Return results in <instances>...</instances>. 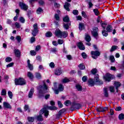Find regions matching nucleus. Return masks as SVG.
Returning <instances> with one entry per match:
<instances>
[{"label":"nucleus","mask_w":124,"mask_h":124,"mask_svg":"<svg viewBox=\"0 0 124 124\" xmlns=\"http://www.w3.org/2000/svg\"><path fill=\"white\" fill-rule=\"evenodd\" d=\"M37 90L38 92V97L39 98H42L44 97V93H48V87L46 83H44L43 85H40L37 87Z\"/></svg>","instance_id":"f257e3e1"},{"label":"nucleus","mask_w":124,"mask_h":124,"mask_svg":"<svg viewBox=\"0 0 124 124\" xmlns=\"http://www.w3.org/2000/svg\"><path fill=\"white\" fill-rule=\"evenodd\" d=\"M43 114H45V117L47 118L49 116V111L47 110V108H42L39 112V115L37 116L36 119L39 122H43V118L42 117Z\"/></svg>","instance_id":"f03ea898"},{"label":"nucleus","mask_w":124,"mask_h":124,"mask_svg":"<svg viewBox=\"0 0 124 124\" xmlns=\"http://www.w3.org/2000/svg\"><path fill=\"white\" fill-rule=\"evenodd\" d=\"M15 83L16 86H24V85H26V80L22 78H15Z\"/></svg>","instance_id":"7ed1b4c3"},{"label":"nucleus","mask_w":124,"mask_h":124,"mask_svg":"<svg viewBox=\"0 0 124 124\" xmlns=\"http://www.w3.org/2000/svg\"><path fill=\"white\" fill-rule=\"evenodd\" d=\"M114 76L109 73H107L106 75L104 76V79L107 82H111V80L114 79Z\"/></svg>","instance_id":"20e7f679"},{"label":"nucleus","mask_w":124,"mask_h":124,"mask_svg":"<svg viewBox=\"0 0 124 124\" xmlns=\"http://www.w3.org/2000/svg\"><path fill=\"white\" fill-rule=\"evenodd\" d=\"M33 30H32L31 34L33 36H36V34L38 33V27H37V23H35L33 25Z\"/></svg>","instance_id":"39448f33"},{"label":"nucleus","mask_w":124,"mask_h":124,"mask_svg":"<svg viewBox=\"0 0 124 124\" xmlns=\"http://www.w3.org/2000/svg\"><path fill=\"white\" fill-rule=\"evenodd\" d=\"M93 31H91L92 35L95 38H97V37H98V28L94 27L93 28Z\"/></svg>","instance_id":"423d86ee"},{"label":"nucleus","mask_w":124,"mask_h":124,"mask_svg":"<svg viewBox=\"0 0 124 124\" xmlns=\"http://www.w3.org/2000/svg\"><path fill=\"white\" fill-rule=\"evenodd\" d=\"M91 55L93 59H97L100 56V52L98 50L91 51Z\"/></svg>","instance_id":"0eeeda50"},{"label":"nucleus","mask_w":124,"mask_h":124,"mask_svg":"<svg viewBox=\"0 0 124 124\" xmlns=\"http://www.w3.org/2000/svg\"><path fill=\"white\" fill-rule=\"evenodd\" d=\"M81 107V105L79 104H76L75 102L72 104V106L70 108V110L72 111H74L76 109H79Z\"/></svg>","instance_id":"6e6552de"},{"label":"nucleus","mask_w":124,"mask_h":124,"mask_svg":"<svg viewBox=\"0 0 124 124\" xmlns=\"http://www.w3.org/2000/svg\"><path fill=\"white\" fill-rule=\"evenodd\" d=\"M85 38L86 41H87V42H88V43H86V45H88V46H91V43H90V41H91L92 40L91 36H90V35H89V34L85 33Z\"/></svg>","instance_id":"1a4fd4ad"},{"label":"nucleus","mask_w":124,"mask_h":124,"mask_svg":"<svg viewBox=\"0 0 124 124\" xmlns=\"http://www.w3.org/2000/svg\"><path fill=\"white\" fill-rule=\"evenodd\" d=\"M3 107L5 109H9L10 110L12 109L11 105H10V104L7 102H3Z\"/></svg>","instance_id":"9d476101"},{"label":"nucleus","mask_w":124,"mask_h":124,"mask_svg":"<svg viewBox=\"0 0 124 124\" xmlns=\"http://www.w3.org/2000/svg\"><path fill=\"white\" fill-rule=\"evenodd\" d=\"M19 6L21 7V9L25 11H27L28 8H29V6L27 5V4L21 2L19 3Z\"/></svg>","instance_id":"9b49d317"},{"label":"nucleus","mask_w":124,"mask_h":124,"mask_svg":"<svg viewBox=\"0 0 124 124\" xmlns=\"http://www.w3.org/2000/svg\"><path fill=\"white\" fill-rule=\"evenodd\" d=\"M65 111H66V109L65 108H62L61 110H60L59 111L58 114L56 115V118L57 119H60V118H61V116H62V114H63V113H64Z\"/></svg>","instance_id":"f8f14e48"},{"label":"nucleus","mask_w":124,"mask_h":124,"mask_svg":"<svg viewBox=\"0 0 124 124\" xmlns=\"http://www.w3.org/2000/svg\"><path fill=\"white\" fill-rule=\"evenodd\" d=\"M77 46L79 49V50H85V46L81 42H78L77 44Z\"/></svg>","instance_id":"ddd939ff"},{"label":"nucleus","mask_w":124,"mask_h":124,"mask_svg":"<svg viewBox=\"0 0 124 124\" xmlns=\"http://www.w3.org/2000/svg\"><path fill=\"white\" fill-rule=\"evenodd\" d=\"M34 93V88H31L28 94L29 98H32V95H33Z\"/></svg>","instance_id":"4468645a"},{"label":"nucleus","mask_w":124,"mask_h":124,"mask_svg":"<svg viewBox=\"0 0 124 124\" xmlns=\"http://www.w3.org/2000/svg\"><path fill=\"white\" fill-rule=\"evenodd\" d=\"M55 34L57 37L61 38L62 35V31L59 29H57L55 31Z\"/></svg>","instance_id":"2eb2a0df"},{"label":"nucleus","mask_w":124,"mask_h":124,"mask_svg":"<svg viewBox=\"0 0 124 124\" xmlns=\"http://www.w3.org/2000/svg\"><path fill=\"white\" fill-rule=\"evenodd\" d=\"M14 53L17 58H20L21 57V52H20L19 49H15Z\"/></svg>","instance_id":"dca6fc26"},{"label":"nucleus","mask_w":124,"mask_h":124,"mask_svg":"<svg viewBox=\"0 0 124 124\" xmlns=\"http://www.w3.org/2000/svg\"><path fill=\"white\" fill-rule=\"evenodd\" d=\"M71 5H70V3L67 2H65V4L64 5H63L64 6V8L67 10V11H69L70 10H69V6H70Z\"/></svg>","instance_id":"f3484780"},{"label":"nucleus","mask_w":124,"mask_h":124,"mask_svg":"<svg viewBox=\"0 0 124 124\" xmlns=\"http://www.w3.org/2000/svg\"><path fill=\"white\" fill-rule=\"evenodd\" d=\"M104 95L105 97H108L109 94L108 93V89L107 88H104L103 89Z\"/></svg>","instance_id":"a211bd4d"},{"label":"nucleus","mask_w":124,"mask_h":124,"mask_svg":"<svg viewBox=\"0 0 124 124\" xmlns=\"http://www.w3.org/2000/svg\"><path fill=\"white\" fill-rule=\"evenodd\" d=\"M68 35V33H67V31H64L61 32V37L60 38H62V37H63V38H65V37H67Z\"/></svg>","instance_id":"6ab92c4d"},{"label":"nucleus","mask_w":124,"mask_h":124,"mask_svg":"<svg viewBox=\"0 0 124 124\" xmlns=\"http://www.w3.org/2000/svg\"><path fill=\"white\" fill-rule=\"evenodd\" d=\"M27 64L30 70H33V67L31 64V61L30 60H28L27 61Z\"/></svg>","instance_id":"aec40b11"},{"label":"nucleus","mask_w":124,"mask_h":124,"mask_svg":"<svg viewBox=\"0 0 124 124\" xmlns=\"http://www.w3.org/2000/svg\"><path fill=\"white\" fill-rule=\"evenodd\" d=\"M114 85L115 87V89L116 90V92L118 93V89L121 87V83L119 82H114Z\"/></svg>","instance_id":"412c9836"},{"label":"nucleus","mask_w":124,"mask_h":124,"mask_svg":"<svg viewBox=\"0 0 124 124\" xmlns=\"http://www.w3.org/2000/svg\"><path fill=\"white\" fill-rule=\"evenodd\" d=\"M55 74L58 76L61 75V74H62V69L59 68L56 69L55 71Z\"/></svg>","instance_id":"4be33fe9"},{"label":"nucleus","mask_w":124,"mask_h":124,"mask_svg":"<svg viewBox=\"0 0 124 124\" xmlns=\"http://www.w3.org/2000/svg\"><path fill=\"white\" fill-rule=\"evenodd\" d=\"M78 29H79V31H83V30H84V29H85V24H84L82 23H79Z\"/></svg>","instance_id":"5701e85b"},{"label":"nucleus","mask_w":124,"mask_h":124,"mask_svg":"<svg viewBox=\"0 0 124 124\" xmlns=\"http://www.w3.org/2000/svg\"><path fill=\"white\" fill-rule=\"evenodd\" d=\"M71 26V23H66V24H65V23H63V28L65 30H68V29H69V26Z\"/></svg>","instance_id":"b1692460"},{"label":"nucleus","mask_w":124,"mask_h":124,"mask_svg":"<svg viewBox=\"0 0 124 124\" xmlns=\"http://www.w3.org/2000/svg\"><path fill=\"white\" fill-rule=\"evenodd\" d=\"M112 30H113V28H112V26L110 25H108L107 26L106 30H107V31H108V32H111Z\"/></svg>","instance_id":"393cba45"},{"label":"nucleus","mask_w":124,"mask_h":124,"mask_svg":"<svg viewBox=\"0 0 124 124\" xmlns=\"http://www.w3.org/2000/svg\"><path fill=\"white\" fill-rule=\"evenodd\" d=\"M88 84L90 86H91V87L94 86V80L93 79H89L88 81Z\"/></svg>","instance_id":"a878e982"},{"label":"nucleus","mask_w":124,"mask_h":124,"mask_svg":"<svg viewBox=\"0 0 124 124\" xmlns=\"http://www.w3.org/2000/svg\"><path fill=\"white\" fill-rule=\"evenodd\" d=\"M118 49V46H111V48L110 49V52L112 53V52H114V51H116Z\"/></svg>","instance_id":"bb28decb"},{"label":"nucleus","mask_w":124,"mask_h":124,"mask_svg":"<svg viewBox=\"0 0 124 124\" xmlns=\"http://www.w3.org/2000/svg\"><path fill=\"white\" fill-rule=\"evenodd\" d=\"M27 76L29 78H30L31 80L33 79V74L31 72H28L27 73Z\"/></svg>","instance_id":"cd10ccee"},{"label":"nucleus","mask_w":124,"mask_h":124,"mask_svg":"<svg viewBox=\"0 0 124 124\" xmlns=\"http://www.w3.org/2000/svg\"><path fill=\"white\" fill-rule=\"evenodd\" d=\"M102 34L103 35V36H105V37H106L107 36H108V31L104 29L102 31Z\"/></svg>","instance_id":"c85d7f7f"},{"label":"nucleus","mask_w":124,"mask_h":124,"mask_svg":"<svg viewBox=\"0 0 124 124\" xmlns=\"http://www.w3.org/2000/svg\"><path fill=\"white\" fill-rule=\"evenodd\" d=\"M63 85H62V84H60L58 86V91H59V92H62V91H63Z\"/></svg>","instance_id":"c756f323"},{"label":"nucleus","mask_w":124,"mask_h":124,"mask_svg":"<svg viewBox=\"0 0 124 124\" xmlns=\"http://www.w3.org/2000/svg\"><path fill=\"white\" fill-rule=\"evenodd\" d=\"M27 120L29 123H33L34 122V118L32 117H28Z\"/></svg>","instance_id":"7c9ffc66"},{"label":"nucleus","mask_w":124,"mask_h":124,"mask_svg":"<svg viewBox=\"0 0 124 124\" xmlns=\"http://www.w3.org/2000/svg\"><path fill=\"white\" fill-rule=\"evenodd\" d=\"M91 73L93 75H96V74L97 73V69H96V68H93L91 70Z\"/></svg>","instance_id":"2f4dec72"},{"label":"nucleus","mask_w":124,"mask_h":124,"mask_svg":"<svg viewBox=\"0 0 124 124\" xmlns=\"http://www.w3.org/2000/svg\"><path fill=\"white\" fill-rule=\"evenodd\" d=\"M91 0H87V2L89 5V8H92V7H93V4Z\"/></svg>","instance_id":"473e14b6"},{"label":"nucleus","mask_w":124,"mask_h":124,"mask_svg":"<svg viewBox=\"0 0 124 124\" xmlns=\"http://www.w3.org/2000/svg\"><path fill=\"white\" fill-rule=\"evenodd\" d=\"M101 25L103 29H104V30H105L106 26H107V23H106L105 22H102V21H101Z\"/></svg>","instance_id":"72a5a7b5"},{"label":"nucleus","mask_w":124,"mask_h":124,"mask_svg":"<svg viewBox=\"0 0 124 124\" xmlns=\"http://www.w3.org/2000/svg\"><path fill=\"white\" fill-rule=\"evenodd\" d=\"M8 95L9 96V97L11 99H12L13 97V93H12V92L10 91H9L8 92Z\"/></svg>","instance_id":"f704fd0d"},{"label":"nucleus","mask_w":124,"mask_h":124,"mask_svg":"<svg viewBox=\"0 0 124 124\" xmlns=\"http://www.w3.org/2000/svg\"><path fill=\"white\" fill-rule=\"evenodd\" d=\"M63 21L66 23H68L69 22V17L67 16L64 17L63 18Z\"/></svg>","instance_id":"c9c22d12"},{"label":"nucleus","mask_w":124,"mask_h":124,"mask_svg":"<svg viewBox=\"0 0 124 124\" xmlns=\"http://www.w3.org/2000/svg\"><path fill=\"white\" fill-rule=\"evenodd\" d=\"M118 118L120 121H122V120L124 119V114L123 113L120 114Z\"/></svg>","instance_id":"e433bc0d"},{"label":"nucleus","mask_w":124,"mask_h":124,"mask_svg":"<svg viewBox=\"0 0 124 124\" xmlns=\"http://www.w3.org/2000/svg\"><path fill=\"white\" fill-rule=\"evenodd\" d=\"M93 11L96 16H98V15H99V12L97 9H93Z\"/></svg>","instance_id":"4c0bfd02"},{"label":"nucleus","mask_w":124,"mask_h":124,"mask_svg":"<svg viewBox=\"0 0 124 124\" xmlns=\"http://www.w3.org/2000/svg\"><path fill=\"white\" fill-rule=\"evenodd\" d=\"M52 35H53V33L50 31H48L46 33V37H51Z\"/></svg>","instance_id":"58836bf2"},{"label":"nucleus","mask_w":124,"mask_h":124,"mask_svg":"<svg viewBox=\"0 0 124 124\" xmlns=\"http://www.w3.org/2000/svg\"><path fill=\"white\" fill-rule=\"evenodd\" d=\"M35 75L37 79H41V75L40 74V73H35Z\"/></svg>","instance_id":"ea45409f"},{"label":"nucleus","mask_w":124,"mask_h":124,"mask_svg":"<svg viewBox=\"0 0 124 124\" xmlns=\"http://www.w3.org/2000/svg\"><path fill=\"white\" fill-rule=\"evenodd\" d=\"M64 105L65 106H69L70 104H71V102L70 100H66L64 103Z\"/></svg>","instance_id":"a19ab883"},{"label":"nucleus","mask_w":124,"mask_h":124,"mask_svg":"<svg viewBox=\"0 0 124 124\" xmlns=\"http://www.w3.org/2000/svg\"><path fill=\"white\" fill-rule=\"evenodd\" d=\"M94 80L95 82H96L97 81H98V80H99V75H98V74L95 75Z\"/></svg>","instance_id":"79ce46f5"},{"label":"nucleus","mask_w":124,"mask_h":124,"mask_svg":"<svg viewBox=\"0 0 124 124\" xmlns=\"http://www.w3.org/2000/svg\"><path fill=\"white\" fill-rule=\"evenodd\" d=\"M76 88H77V89L78 90V91H79V92H81V91H82V86H81V85H80L79 84H77L76 85Z\"/></svg>","instance_id":"37998d69"},{"label":"nucleus","mask_w":124,"mask_h":124,"mask_svg":"<svg viewBox=\"0 0 124 124\" xmlns=\"http://www.w3.org/2000/svg\"><path fill=\"white\" fill-rule=\"evenodd\" d=\"M24 110L25 111H28V112H30V108L29 107V105H25L24 106Z\"/></svg>","instance_id":"c03bdc74"},{"label":"nucleus","mask_w":124,"mask_h":124,"mask_svg":"<svg viewBox=\"0 0 124 124\" xmlns=\"http://www.w3.org/2000/svg\"><path fill=\"white\" fill-rule=\"evenodd\" d=\"M15 27L16 29H21V24L18 22H16L15 23Z\"/></svg>","instance_id":"a18cd8bd"},{"label":"nucleus","mask_w":124,"mask_h":124,"mask_svg":"<svg viewBox=\"0 0 124 124\" xmlns=\"http://www.w3.org/2000/svg\"><path fill=\"white\" fill-rule=\"evenodd\" d=\"M58 48L54 47V48H52L51 49V52L52 53H54V54H56L58 52Z\"/></svg>","instance_id":"49530a36"},{"label":"nucleus","mask_w":124,"mask_h":124,"mask_svg":"<svg viewBox=\"0 0 124 124\" xmlns=\"http://www.w3.org/2000/svg\"><path fill=\"white\" fill-rule=\"evenodd\" d=\"M96 111H97V112H103L102 110V107H97L96 108H95Z\"/></svg>","instance_id":"de8ad7c7"},{"label":"nucleus","mask_w":124,"mask_h":124,"mask_svg":"<svg viewBox=\"0 0 124 124\" xmlns=\"http://www.w3.org/2000/svg\"><path fill=\"white\" fill-rule=\"evenodd\" d=\"M96 83L97 85L100 86V85H102L103 84V81H102V80L100 79H99L98 80H97V81H96Z\"/></svg>","instance_id":"09e8293b"},{"label":"nucleus","mask_w":124,"mask_h":124,"mask_svg":"<svg viewBox=\"0 0 124 124\" xmlns=\"http://www.w3.org/2000/svg\"><path fill=\"white\" fill-rule=\"evenodd\" d=\"M36 60H37L38 62H42V58H41V56L39 55L36 56Z\"/></svg>","instance_id":"8fccbe9b"},{"label":"nucleus","mask_w":124,"mask_h":124,"mask_svg":"<svg viewBox=\"0 0 124 124\" xmlns=\"http://www.w3.org/2000/svg\"><path fill=\"white\" fill-rule=\"evenodd\" d=\"M12 61V58H11V57H7L5 59V62H9Z\"/></svg>","instance_id":"3c124183"},{"label":"nucleus","mask_w":124,"mask_h":124,"mask_svg":"<svg viewBox=\"0 0 124 124\" xmlns=\"http://www.w3.org/2000/svg\"><path fill=\"white\" fill-rule=\"evenodd\" d=\"M43 11V10L42 9V8H41V7H39V8L37 9L36 12L37 14H39L41 13V12H42Z\"/></svg>","instance_id":"603ef678"},{"label":"nucleus","mask_w":124,"mask_h":124,"mask_svg":"<svg viewBox=\"0 0 124 124\" xmlns=\"http://www.w3.org/2000/svg\"><path fill=\"white\" fill-rule=\"evenodd\" d=\"M1 95H6V90L5 89H3L1 92Z\"/></svg>","instance_id":"864d4df0"},{"label":"nucleus","mask_w":124,"mask_h":124,"mask_svg":"<svg viewBox=\"0 0 124 124\" xmlns=\"http://www.w3.org/2000/svg\"><path fill=\"white\" fill-rule=\"evenodd\" d=\"M69 79H68L67 78H63L62 80V83H68V82H69Z\"/></svg>","instance_id":"5fc2aeb1"},{"label":"nucleus","mask_w":124,"mask_h":124,"mask_svg":"<svg viewBox=\"0 0 124 124\" xmlns=\"http://www.w3.org/2000/svg\"><path fill=\"white\" fill-rule=\"evenodd\" d=\"M78 67L79 69H81V70H83V69H85V66L83 64H80L78 65Z\"/></svg>","instance_id":"6e6d98bb"},{"label":"nucleus","mask_w":124,"mask_h":124,"mask_svg":"<svg viewBox=\"0 0 124 124\" xmlns=\"http://www.w3.org/2000/svg\"><path fill=\"white\" fill-rule=\"evenodd\" d=\"M82 80L83 82H87V80H88V77L86 76H83L82 78Z\"/></svg>","instance_id":"4d7b16f0"},{"label":"nucleus","mask_w":124,"mask_h":124,"mask_svg":"<svg viewBox=\"0 0 124 124\" xmlns=\"http://www.w3.org/2000/svg\"><path fill=\"white\" fill-rule=\"evenodd\" d=\"M110 60L111 62H115V57H114V56L113 55L110 56Z\"/></svg>","instance_id":"13d9d810"},{"label":"nucleus","mask_w":124,"mask_h":124,"mask_svg":"<svg viewBox=\"0 0 124 124\" xmlns=\"http://www.w3.org/2000/svg\"><path fill=\"white\" fill-rule=\"evenodd\" d=\"M115 87L114 86H110L109 87V90L111 93H114L115 92Z\"/></svg>","instance_id":"bf43d9fd"},{"label":"nucleus","mask_w":124,"mask_h":124,"mask_svg":"<svg viewBox=\"0 0 124 124\" xmlns=\"http://www.w3.org/2000/svg\"><path fill=\"white\" fill-rule=\"evenodd\" d=\"M79 13V12H78V10H74L73 11V14L74 15H75L77 16V15H78V14Z\"/></svg>","instance_id":"052dcab7"},{"label":"nucleus","mask_w":124,"mask_h":124,"mask_svg":"<svg viewBox=\"0 0 124 124\" xmlns=\"http://www.w3.org/2000/svg\"><path fill=\"white\" fill-rule=\"evenodd\" d=\"M35 42V37H31L30 39L31 43H33V42Z\"/></svg>","instance_id":"680f3d73"},{"label":"nucleus","mask_w":124,"mask_h":124,"mask_svg":"<svg viewBox=\"0 0 124 124\" xmlns=\"http://www.w3.org/2000/svg\"><path fill=\"white\" fill-rule=\"evenodd\" d=\"M19 21L21 23L24 24V23H25V18L23 17H20L19 18Z\"/></svg>","instance_id":"e2e57ef3"},{"label":"nucleus","mask_w":124,"mask_h":124,"mask_svg":"<svg viewBox=\"0 0 124 124\" xmlns=\"http://www.w3.org/2000/svg\"><path fill=\"white\" fill-rule=\"evenodd\" d=\"M30 54L31 56H35V55H36V52L34 50H31L30 51Z\"/></svg>","instance_id":"0e129e2a"},{"label":"nucleus","mask_w":124,"mask_h":124,"mask_svg":"<svg viewBox=\"0 0 124 124\" xmlns=\"http://www.w3.org/2000/svg\"><path fill=\"white\" fill-rule=\"evenodd\" d=\"M48 109H49V110H57V108L55 106H54V107L50 106V107H48Z\"/></svg>","instance_id":"69168bd1"},{"label":"nucleus","mask_w":124,"mask_h":124,"mask_svg":"<svg viewBox=\"0 0 124 124\" xmlns=\"http://www.w3.org/2000/svg\"><path fill=\"white\" fill-rule=\"evenodd\" d=\"M49 66L51 68H54L55 67V63L53 62H51L49 63Z\"/></svg>","instance_id":"338daca9"},{"label":"nucleus","mask_w":124,"mask_h":124,"mask_svg":"<svg viewBox=\"0 0 124 124\" xmlns=\"http://www.w3.org/2000/svg\"><path fill=\"white\" fill-rule=\"evenodd\" d=\"M81 56L83 59H87V54L85 52H82L81 54Z\"/></svg>","instance_id":"774afa93"}]
</instances>
